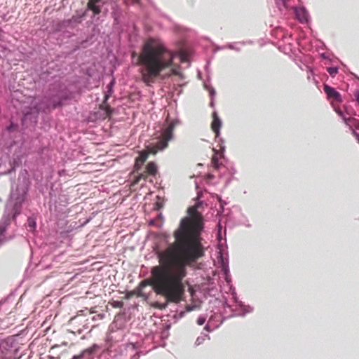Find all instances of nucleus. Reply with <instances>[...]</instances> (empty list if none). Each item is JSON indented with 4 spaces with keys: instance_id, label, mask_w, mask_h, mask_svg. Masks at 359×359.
<instances>
[{
    "instance_id": "39",
    "label": "nucleus",
    "mask_w": 359,
    "mask_h": 359,
    "mask_svg": "<svg viewBox=\"0 0 359 359\" xmlns=\"http://www.w3.org/2000/svg\"><path fill=\"white\" fill-rule=\"evenodd\" d=\"M138 358H139V355H138L137 354L134 355L131 358V359H138Z\"/></svg>"
},
{
    "instance_id": "20",
    "label": "nucleus",
    "mask_w": 359,
    "mask_h": 359,
    "mask_svg": "<svg viewBox=\"0 0 359 359\" xmlns=\"http://www.w3.org/2000/svg\"><path fill=\"white\" fill-rule=\"evenodd\" d=\"M327 71L331 76L334 77L338 73V68L336 67H330L327 69Z\"/></svg>"
},
{
    "instance_id": "34",
    "label": "nucleus",
    "mask_w": 359,
    "mask_h": 359,
    "mask_svg": "<svg viewBox=\"0 0 359 359\" xmlns=\"http://www.w3.org/2000/svg\"><path fill=\"white\" fill-rule=\"evenodd\" d=\"M210 96H211V97L215 96V89H214L213 88H210Z\"/></svg>"
},
{
    "instance_id": "2",
    "label": "nucleus",
    "mask_w": 359,
    "mask_h": 359,
    "mask_svg": "<svg viewBox=\"0 0 359 359\" xmlns=\"http://www.w3.org/2000/svg\"><path fill=\"white\" fill-rule=\"evenodd\" d=\"M176 52L168 49L158 40L149 39L143 46L139 56L142 80L147 86H151L161 72L170 68V74L181 76L179 67L173 66Z\"/></svg>"
},
{
    "instance_id": "1",
    "label": "nucleus",
    "mask_w": 359,
    "mask_h": 359,
    "mask_svg": "<svg viewBox=\"0 0 359 359\" xmlns=\"http://www.w3.org/2000/svg\"><path fill=\"white\" fill-rule=\"evenodd\" d=\"M202 224L186 217L181 219L174 232L175 242L157 252L159 264L151 270V276L142 281L134 292L143 297L142 290L151 285L154 291L168 302L179 303L185 291L183 280L187 266L204 255L200 233Z\"/></svg>"
},
{
    "instance_id": "6",
    "label": "nucleus",
    "mask_w": 359,
    "mask_h": 359,
    "mask_svg": "<svg viewBox=\"0 0 359 359\" xmlns=\"http://www.w3.org/2000/svg\"><path fill=\"white\" fill-rule=\"evenodd\" d=\"M294 11L296 18L301 23H307L309 20V14L304 7H294Z\"/></svg>"
},
{
    "instance_id": "14",
    "label": "nucleus",
    "mask_w": 359,
    "mask_h": 359,
    "mask_svg": "<svg viewBox=\"0 0 359 359\" xmlns=\"http://www.w3.org/2000/svg\"><path fill=\"white\" fill-rule=\"evenodd\" d=\"M276 4L278 8L280 11H285L287 9V0H275Z\"/></svg>"
},
{
    "instance_id": "35",
    "label": "nucleus",
    "mask_w": 359,
    "mask_h": 359,
    "mask_svg": "<svg viewBox=\"0 0 359 359\" xmlns=\"http://www.w3.org/2000/svg\"><path fill=\"white\" fill-rule=\"evenodd\" d=\"M320 57L323 59H329V57L327 55L326 53H323L320 54Z\"/></svg>"
},
{
    "instance_id": "12",
    "label": "nucleus",
    "mask_w": 359,
    "mask_h": 359,
    "mask_svg": "<svg viewBox=\"0 0 359 359\" xmlns=\"http://www.w3.org/2000/svg\"><path fill=\"white\" fill-rule=\"evenodd\" d=\"M97 347L96 345H93L92 347H90L84 351H83L79 355H74L72 359H82L86 355H91L95 348Z\"/></svg>"
},
{
    "instance_id": "29",
    "label": "nucleus",
    "mask_w": 359,
    "mask_h": 359,
    "mask_svg": "<svg viewBox=\"0 0 359 359\" xmlns=\"http://www.w3.org/2000/svg\"><path fill=\"white\" fill-rule=\"evenodd\" d=\"M335 111L343 119V121H344V118H346V117L344 116L343 112L341 110L337 109H335Z\"/></svg>"
},
{
    "instance_id": "31",
    "label": "nucleus",
    "mask_w": 359,
    "mask_h": 359,
    "mask_svg": "<svg viewBox=\"0 0 359 359\" xmlns=\"http://www.w3.org/2000/svg\"><path fill=\"white\" fill-rule=\"evenodd\" d=\"M196 212V209L195 208H189L188 209V212L190 215L194 214Z\"/></svg>"
},
{
    "instance_id": "36",
    "label": "nucleus",
    "mask_w": 359,
    "mask_h": 359,
    "mask_svg": "<svg viewBox=\"0 0 359 359\" xmlns=\"http://www.w3.org/2000/svg\"><path fill=\"white\" fill-rule=\"evenodd\" d=\"M142 165H140V162H137V158H136V161H135V167L137 168H140L141 167Z\"/></svg>"
},
{
    "instance_id": "41",
    "label": "nucleus",
    "mask_w": 359,
    "mask_h": 359,
    "mask_svg": "<svg viewBox=\"0 0 359 359\" xmlns=\"http://www.w3.org/2000/svg\"><path fill=\"white\" fill-rule=\"evenodd\" d=\"M154 222H155V221L154 219H151V220L149 221V225H154Z\"/></svg>"
},
{
    "instance_id": "45",
    "label": "nucleus",
    "mask_w": 359,
    "mask_h": 359,
    "mask_svg": "<svg viewBox=\"0 0 359 359\" xmlns=\"http://www.w3.org/2000/svg\"><path fill=\"white\" fill-rule=\"evenodd\" d=\"M165 306H166V304H163L161 308V309H165Z\"/></svg>"
},
{
    "instance_id": "18",
    "label": "nucleus",
    "mask_w": 359,
    "mask_h": 359,
    "mask_svg": "<svg viewBox=\"0 0 359 359\" xmlns=\"http://www.w3.org/2000/svg\"><path fill=\"white\" fill-rule=\"evenodd\" d=\"M241 307V310L243 313L240 314L242 316H244L246 313H251L253 311V308L250 306H245L243 304H240Z\"/></svg>"
},
{
    "instance_id": "10",
    "label": "nucleus",
    "mask_w": 359,
    "mask_h": 359,
    "mask_svg": "<svg viewBox=\"0 0 359 359\" xmlns=\"http://www.w3.org/2000/svg\"><path fill=\"white\" fill-rule=\"evenodd\" d=\"M212 116L213 121L212 123V129L215 133L216 136L218 137L220 134L222 121L220 120L216 112L213 113Z\"/></svg>"
},
{
    "instance_id": "42",
    "label": "nucleus",
    "mask_w": 359,
    "mask_h": 359,
    "mask_svg": "<svg viewBox=\"0 0 359 359\" xmlns=\"http://www.w3.org/2000/svg\"><path fill=\"white\" fill-rule=\"evenodd\" d=\"M76 18L73 17L72 18V19L70 20L71 22H76Z\"/></svg>"
},
{
    "instance_id": "27",
    "label": "nucleus",
    "mask_w": 359,
    "mask_h": 359,
    "mask_svg": "<svg viewBox=\"0 0 359 359\" xmlns=\"http://www.w3.org/2000/svg\"><path fill=\"white\" fill-rule=\"evenodd\" d=\"M335 111L343 119V121H344V118H346V117L344 116L343 112L341 110L337 109H335Z\"/></svg>"
},
{
    "instance_id": "15",
    "label": "nucleus",
    "mask_w": 359,
    "mask_h": 359,
    "mask_svg": "<svg viewBox=\"0 0 359 359\" xmlns=\"http://www.w3.org/2000/svg\"><path fill=\"white\" fill-rule=\"evenodd\" d=\"M207 339H210L209 335L208 334L202 333L201 336L197 337L195 341V346H199L203 344V342Z\"/></svg>"
},
{
    "instance_id": "9",
    "label": "nucleus",
    "mask_w": 359,
    "mask_h": 359,
    "mask_svg": "<svg viewBox=\"0 0 359 359\" xmlns=\"http://www.w3.org/2000/svg\"><path fill=\"white\" fill-rule=\"evenodd\" d=\"M114 84V81H111L110 82V83L109 84V86H108V87H109L108 92H107V93L105 94L104 102L101 104V108L106 111L107 115H110L111 114V112H112L111 109L110 108V107L109 105H107L106 104V102L107 101V100L109 99V97H110V95L112 93V87H113Z\"/></svg>"
},
{
    "instance_id": "33",
    "label": "nucleus",
    "mask_w": 359,
    "mask_h": 359,
    "mask_svg": "<svg viewBox=\"0 0 359 359\" xmlns=\"http://www.w3.org/2000/svg\"><path fill=\"white\" fill-rule=\"evenodd\" d=\"M204 330L208 332H212V330L210 329V327L208 324H207L205 327H204Z\"/></svg>"
},
{
    "instance_id": "22",
    "label": "nucleus",
    "mask_w": 359,
    "mask_h": 359,
    "mask_svg": "<svg viewBox=\"0 0 359 359\" xmlns=\"http://www.w3.org/2000/svg\"><path fill=\"white\" fill-rule=\"evenodd\" d=\"M212 163L215 168L218 169L219 168V163H218V159L216 156H214L212 158Z\"/></svg>"
},
{
    "instance_id": "16",
    "label": "nucleus",
    "mask_w": 359,
    "mask_h": 359,
    "mask_svg": "<svg viewBox=\"0 0 359 359\" xmlns=\"http://www.w3.org/2000/svg\"><path fill=\"white\" fill-rule=\"evenodd\" d=\"M147 170L150 175H154L157 171V166L155 163L150 162L147 165Z\"/></svg>"
},
{
    "instance_id": "23",
    "label": "nucleus",
    "mask_w": 359,
    "mask_h": 359,
    "mask_svg": "<svg viewBox=\"0 0 359 359\" xmlns=\"http://www.w3.org/2000/svg\"><path fill=\"white\" fill-rule=\"evenodd\" d=\"M237 44H232V43H230V44H228L226 46V48H229V49H232V50H235L236 51H240V48L237 47L236 46Z\"/></svg>"
},
{
    "instance_id": "24",
    "label": "nucleus",
    "mask_w": 359,
    "mask_h": 359,
    "mask_svg": "<svg viewBox=\"0 0 359 359\" xmlns=\"http://www.w3.org/2000/svg\"><path fill=\"white\" fill-rule=\"evenodd\" d=\"M205 320H206L205 317H204V316H200V317L198 318V320H197V323H198V325H203V324L205 323Z\"/></svg>"
},
{
    "instance_id": "5",
    "label": "nucleus",
    "mask_w": 359,
    "mask_h": 359,
    "mask_svg": "<svg viewBox=\"0 0 359 359\" xmlns=\"http://www.w3.org/2000/svg\"><path fill=\"white\" fill-rule=\"evenodd\" d=\"M13 340L12 339H6L0 342V359H8L11 353Z\"/></svg>"
},
{
    "instance_id": "19",
    "label": "nucleus",
    "mask_w": 359,
    "mask_h": 359,
    "mask_svg": "<svg viewBox=\"0 0 359 359\" xmlns=\"http://www.w3.org/2000/svg\"><path fill=\"white\" fill-rule=\"evenodd\" d=\"M88 5L89 9L92 10L93 11L94 14L97 15V14L100 13V9L97 6L95 5L91 1L89 2Z\"/></svg>"
},
{
    "instance_id": "43",
    "label": "nucleus",
    "mask_w": 359,
    "mask_h": 359,
    "mask_svg": "<svg viewBox=\"0 0 359 359\" xmlns=\"http://www.w3.org/2000/svg\"><path fill=\"white\" fill-rule=\"evenodd\" d=\"M133 293H135V292H130V293L128 294L127 297H128V298H129L131 295H133Z\"/></svg>"
},
{
    "instance_id": "32",
    "label": "nucleus",
    "mask_w": 359,
    "mask_h": 359,
    "mask_svg": "<svg viewBox=\"0 0 359 359\" xmlns=\"http://www.w3.org/2000/svg\"><path fill=\"white\" fill-rule=\"evenodd\" d=\"M352 133L355 137V138L357 139V140L359 143V133H358L355 130H353Z\"/></svg>"
},
{
    "instance_id": "21",
    "label": "nucleus",
    "mask_w": 359,
    "mask_h": 359,
    "mask_svg": "<svg viewBox=\"0 0 359 359\" xmlns=\"http://www.w3.org/2000/svg\"><path fill=\"white\" fill-rule=\"evenodd\" d=\"M126 348L130 350H137L140 348V346L137 344L129 343L126 345Z\"/></svg>"
},
{
    "instance_id": "40",
    "label": "nucleus",
    "mask_w": 359,
    "mask_h": 359,
    "mask_svg": "<svg viewBox=\"0 0 359 359\" xmlns=\"http://www.w3.org/2000/svg\"><path fill=\"white\" fill-rule=\"evenodd\" d=\"M5 49H6V47L4 46V45H1V44L0 43V50H5Z\"/></svg>"
},
{
    "instance_id": "25",
    "label": "nucleus",
    "mask_w": 359,
    "mask_h": 359,
    "mask_svg": "<svg viewBox=\"0 0 359 359\" xmlns=\"http://www.w3.org/2000/svg\"><path fill=\"white\" fill-rule=\"evenodd\" d=\"M123 303L121 301H116L113 303V306L115 308H121L123 306Z\"/></svg>"
},
{
    "instance_id": "8",
    "label": "nucleus",
    "mask_w": 359,
    "mask_h": 359,
    "mask_svg": "<svg viewBox=\"0 0 359 359\" xmlns=\"http://www.w3.org/2000/svg\"><path fill=\"white\" fill-rule=\"evenodd\" d=\"M324 91L327 95V98H334L338 102L341 101V97L340 94L334 88L325 84L324 85Z\"/></svg>"
},
{
    "instance_id": "38",
    "label": "nucleus",
    "mask_w": 359,
    "mask_h": 359,
    "mask_svg": "<svg viewBox=\"0 0 359 359\" xmlns=\"http://www.w3.org/2000/svg\"><path fill=\"white\" fill-rule=\"evenodd\" d=\"M13 127H14V125H13V123H11V126L7 128V130L8 131H11L12 130Z\"/></svg>"
},
{
    "instance_id": "30",
    "label": "nucleus",
    "mask_w": 359,
    "mask_h": 359,
    "mask_svg": "<svg viewBox=\"0 0 359 359\" xmlns=\"http://www.w3.org/2000/svg\"><path fill=\"white\" fill-rule=\"evenodd\" d=\"M179 57H180V61L181 62H184L186 60V54L184 53H181L180 55H179Z\"/></svg>"
},
{
    "instance_id": "7",
    "label": "nucleus",
    "mask_w": 359,
    "mask_h": 359,
    "mask_svg": "<svg viewBox=\"0 0 359 359\" xmlns=\"http://www.w3.org/2000/svg\"><path fill=\"white\" fill-rule=\"evenodd\" d=\"M218 262L220 264V266L222 268L224 274L225 275V279L227 283L230 281L229 279V262L228 259H225L224 256L221 252H219V255L217 257Z\"/></svg>"
},
{
    "instance_id": "4",
    "label": "nucleus",
    "mask_w": 359,
    "mask_h": 359,
    "mask_svg": "<svg viewBox=\"0 0 359 359\" xmlns=\"http://www.w3.org/2000/svg\"><path fill=\"white\" fill-rule=\"evenodd\" d=\"M180 124L178 119H174L163 130L162 137L155 145H149L147 147L148 151H143L137 157V162H140V165H143L148 158L149 153L156 154L158 151H163L168 147V143L173 138V130L175 128Z\"/></svg>"
},
{
    "instance_id": "17",
    "label": "nucleus",
    "mask_w": 359,
    "mask_h": 359,
    "mask_svg": "<svg viewBox=\"0 0 359 359\" xmlns=\"http://www.w3.org/2000/svg\"><path fill=\"white\" fill-rule=\"evenodd\" d=\"M27 227L29 231H33L36 227V219L34 217H29L27 219Z\"/></svg>"
},
{
    "instance_id": "11",
    "label": "nucleus",
    "mask_w": 359,
    "mask_h": 359,
    "mask_svg": "<svg viewBox=\"0 0 359 359\" xmlns=\"http://www.w3.org/2000/svg\"><path fill=\"white\" fill-rule=\"evenodd\" d=\"M68 99L69 97L67 95L64 94H62L60 96H54L53 99L52 107L53 109H55L57 107L62 106V102Z\"/></svg>"
},
{
    "instance_id": "37",
    "label": "nucleus",
    "mask_w": 359,
    "mask_h": 359,
    "mask_svg": "<svg viewBox=\"0 0 359 359\" xmlns=\"http://www.w3.org/2000/svg\"><path fill=\"white\" fill-rule=\"evenodd\" d=\"M355 96L357 102L359 103V91L356 92Z\"/></svg>"
},
{
    "instance_id": "28",
    "label": "nucleus",
    "mask_w": 359,
    "mask_h": 359,
    "mask_svg": "<svg viewBox=\"0 0 359 359\" xmlns=\"http://www.w3.org/2000/svg\"><path fill=\"white\" fill-rule=\"evenodd\" d=\"M335 111L343 119V121H344V118H346V117L344 116L343 112L341 110L337 109H335Z\"/></svg>"
},
{
    "instance_id": "3",
    "label": "nucleus",
    "mask_w": 359,
    "mask_h": 359,
    "mask_svg": "<svg viewBox=\"0 0 359 359\" xmlns=\"http://www.w3.org/2000/svg\"><path fill=\"white\" fill-rule=\"evenodd\" d=\"M29 187V180L26 170L22 172L15 185H12L10 198L6 203L4 216L0 222V245L6 241L4 233L12 217L13 219L20 213L22 203L25 201Z\"/></svg>"
},
{
    "instance_id": "44",
    "label": "nucleus",
    "mask_w": 359,
    "mask_h": 359,
    "mask_svg": "<svg viewBox=\"0 0 359 359\" xmlns=\"http://www.w3.org/2000/svg\"><path fill=\"white\" fill-rule=\"evenodd\" d=\"M184 311H182V312H180V316L181 317H182V316H184Z\"/></svg>"
},
{
    "instance_id": "26",
    "label": "nucleus",
    "mask_w": 359,
    "mask_h": 359,
    "mask_svg": "<svg viewBox=\"0 0 359 359\" xmlns=\"http://www.w3.org/2000/svg\"><path fill=\"white\" fill-rule=\"evenodd\" d=\"M196 308H197V306L196 305H194V306L188 305L186 306V311L189 312V311L195 310Z\"/></svg>"
},
{
    "instance_id": "13",
    "label": "nucleus",
    "mask_w": 359,
    "mask_h": 359,
    "mask_svg": "<svg viewBox=\"0 0 359 359\" xmlns=\"http://www.w3.org/2000/svg\"><path fill=\"white\" fill-rule=\"evenodd\" d=\"M344 123L345 124L348 126L350 128V129H351V130L353 131V130H354L353 128V126H356L357 123H358V120L355 119V118H353V117H346V118H344Z\"/></svg>"
}]
</instances>
